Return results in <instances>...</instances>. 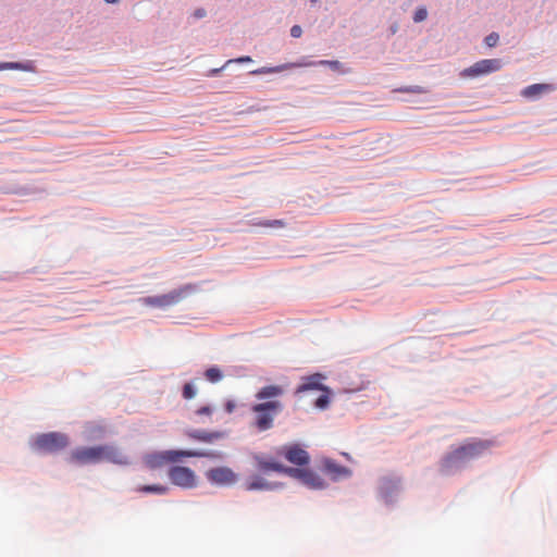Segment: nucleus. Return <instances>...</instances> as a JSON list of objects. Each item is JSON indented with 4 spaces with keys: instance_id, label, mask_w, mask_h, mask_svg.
Wrapping results in <instances>:
<instances>
[{
    "instance_id": "21",
    "label": "nucleus",
    "mask_w": 557,
    "mask_h": 557,
    "mask_svg": "<svg viewBox=\"0 0 557 557\" xmlns=\"http://www.w3.org/2000/svg\"><path fill=\"white\" fill-rule=\"evenodd\" d=\"M205 377L211 383H216L223 379V373L218 367H210L205 371Z\"/></svg>"
},
{
    "instance_id": "30",
    "label": "nucleus",
    "mask_w": 557,
    "mask_h": 557,
    "mask_svg": "<svg viewBox=\"0 0 557 557\" xmlns=\"http://www.w3.org/2000/svg\"><path fill=\"white\" fill-rule=\"evenodd\" d=\"M319 63L323 64V65H329L330 67H332L334 70H339V67L342 65L338 61H327V60L320 61Z\"/></svg>"
},
{
    "instance_id": "11",
    "label": "nucleus",
    "mask_w": 557,
    "mask_h": 557,
    "mask_svg": "<svg viewBox=\"0 0 557 557\" xmlns=\"http://www.w3.org/2000/svg\"><path fill=\"white\" fill-rule=\"evenodd\" d=\"M284 457L294 465L305 466L309 463V454L299 445L285 446L283 448Z\"/></svg>"
},
{
    "instance_id": "18",
    "label": "nucleus",
    "mask_w": 557,
    "mask_h": 557,
    "mask_svg": "<svg viewBox=\"0 0 557 557\" xmlns=\"http://www.w3.org/2000/svg\"><path fill=\"white\" fill-rule=\"evenodd\" d=\"M0 70H20L24 72H35V65L32 61H27L25 63L4 62L0 63Z\"/></svg>"
},
{
    "instance_id": "17",
    "label": "nucleus",
    "mask_w": 557,
    "mask_h": 557,
    "mask_svg": "<svg viewBox=\"0 0 557 557\" xmlns=\"http://www.w3.org/2000/svg\"><path fill=\"white\" fill-rule=\"evenodd\" d=\"M550 89V86L547 84H534L524 88L521 94L525 98H534L549 91Z\"/></svg>"
},
{
    "instance_id": "16",
    "label": "nucleus",
    "mask_w": 557,
    "mask_h": 557,
    "mask_svg": "<svg viewBox=\"0 0 557 557\" xmlns=\"http://www.w3.org/2000/svg\"><path fill=\"white\" fill-rule=\"evenodd\" d=\"M301 65L302 64H297V63H285V64L277 65V66H263V67L252 71L251 74L260 75V74L280 73V72H283V71H286L289 69H294L297 66H301Z\"/></svg>"
},
{
    "instance_id": "22",
    "label": "nucleus",
    "mask_w": 557,
    "mask_h": 557,
    "mask_svg": "<svg viewBox=\"0 0 557 557\" xmlns=\"http://www.w3.org/2000/svg\"><path fill=\"white\" fill-rule=\"evenodd\" d=\"M323 394L320 395L317 400H315V407L319 408V409H326L330 405V395H331V391L329 387H326V391H322Z\"/></svg>"
},
{
    "instance_id": "35",
    "label": "nucleus",
    "mask_w": 557,
    "mask_h": 557,
    "mask_svg": "<svg viewBox=\"0 0 557 557\" xmlns=\"http://www.w3.org/2000/svg\"><path fill=\"white\" fill-rule=\"evenodd\" d=\"M310 2H311V4L313 5V4L318 3V2H319V0H310Z\"/></svg>"
},
{
    "instance_id": "3",
    "label": "nucleus",
    "mask_w": 557,
    "mask_h": 557,
    "mask_svg": "<svg viewBox=\"0 0 557 557\" xmlns=\"http://www.w3.org/2000/svg\"><path fill=\"white\" fill-rule=\"evenodd\" d=\"M491 443L488 441L474 440L467 442L466 444L454 449L447 454L441 461V469L443 472L448 473L451 469L457 468L467 461L479 457L488 447Z\"/></svg>"
},
{
    "instance_id": "33",
    "label": "nucleus",
    "mask_w": 557,
    "mask_h": 557,
    "mask_svg": "<svg viewBox=\"0 0 557 557\" xmlns=\"http://www.w3.org/2000/svg\"><path fill=\"white\" fill-rule=\"evenodd\" d=\"M410 91L418 92V94L424 92V90L419 86L411 88Z\"/></svg>"
},
{
    "instance_id": "29",
    "label": "nucleus",
    "mask_w": 557,
    "mask_h": 557,
    "mask_svg": "<svg viewBox=\"0 0 557 557\" xmlns=\"http://www.w3.org/2000/svg\"><path fill=\"white\" fill-rule=\"evenodd\" d=\"M232 62H236V63H248V62H252V59L249 57V55H245V57H240V58H237L235 60H228L225 65L232 63Z\"/></svg>"
},
{
    "instance_id": "4",
    "label": "nucleus",
    "mask_w": 557,
    "mask_h": 557,
    "mask_svg": "<svg viewBox=\"0 0 557 557\" xmlns=\"http://www.w3.org/2000/svg\"><path fill=\"white\" fill-rule=\"evenodd\" d=\"M184 457L221 458L222 455L220 453H208L202 450L170 449L147 454L144 457V461L148 468L156 469L165 463L178 462Z\"/></svg>"
},
{
    "instance_id": "8",
    "label": "nucleus",
    "mask_w": 557,
    "mask_h": 557,
    "mask_svg": "<svg viewBox=\"0 0 557 557\" xmlns=\"http://www.w3.org/2000/svg\"><path fill=\"white\" fill-rule=\"evenodd\" d=\"M189 289L188 286L172 290L169 294L153 296V297H145L141 299V302L149 307H159L165 308L173 305L178 304L185 296L186 292Z\"/></svg>"
},
{
    "instance_id": "20",
    "label": "nucleus",
    "mask_w": 557,
    "mask_h": 557,
    "mask_svg": "<svg viewBox=\"0 0 557 557\" xmlns=\"http://www.w3.org/2000/svg\"><path fill=\"white\" fill-rule=\"evenodd\" d=\"M168 487L161 484H152V485H143L138 487V492L141 493H153L159 495H164L168 493Z\"/></svg>"
},
{
    "instance_id": "15",
    "label": "nucleus",
    "mask_w": 557,
    "mask_h": 557,
    "mask_svg": "<svg viewBox=\"0 0 557 557\" xmlns=\"http://www.w3.org/2000/svg\"><path fill=\"white\" fill-rule=\"evenodd\" d=\"M186 434L189 438L203 443H212L216 440L222 438L224 435L222 432L219 431L208 432L201 430L188 431Z\"/></svg>"
},
{
    "instance_id": "2",
    "label": "nucleus",
    "mask_w": 557,
    "mask_h": 557,
    "mask_svg": "<svg viewBox=\"0 0 557 557\" xmlns=\"http://www.w3.org/2000/svg\"><path fill=\"white\" fill-rule=\"evenodd\" d=\"M67 461L84 466L108 461L116 465H128L127 456L114 445H99L92 447H78L70 454Z\"/></svg>"
},
{
    "instance_id": "13",
    "label": "nucleus",
    "mask_w": 557,
    "mask_h": 557,
    "mask_svg": "<svg viewBox=\"0 0 557 557\" xmlns=\"http://www.w3.org/2000/svg\"><path fill=\"white\" fill-rule=\"evenodd\" d=\"M255 460L257 463V469L261 472L268 473L270 471L280 472L287 474V470H289V467H285L282 463L275 461L272 458H267L264 456H255Z\"/></svg>"
},
{
    "instance_id": "28",
    "label": "nucleus",
    "mask_w": 557,
    "mask_h": 557,
    "mask_svg": "<svg viewBox=\"0 0 557 557\" xmlns=\"http://www.w3.org/2000/svg\"><path fill=\"white\" fill-rule=\"evenodd\" d=\"M302 35V29L299 25H294L290 28V36L294 38H299Z\"/></svg>"
},
{
    "instance_id": "36",
    "label": "nucleus",
    "mask_w": 557,
    "mask_h": 557,
    "mask_svg": "<svg viewBox=\"0 0 557 557\" xmlns=\"http://www.w3.org/2000/svg\"><path fill=\"white\" fill-rule=\"evenodd\" d=\"M219 71H220L219 69H216V70H212V74H215V73H218Z\"/></svg>"
},
{
    "instance_id": "31",
    "label": "nucleus",
    "mask_w": 557,
    "mask_h": 557,
    "mask_svg": "<svg viewBox=\"0 0 557 557\" xmlns=\"http://www.w3.org/2000/svg\"><path fill=\"white\" fill-rule=\"evenodd\" d=\"M236 408V404L234 400H227L224 405V409L227 413H232Z\"/></svg>"
},
{
    "instance_id": "9",
    "label": "nucleus",
    "mask_w": 557,
    "mask_h": 557,
    "mask_svg": "<svg viewBox=\"0 0 557 557\" xmlns=\"http://www.w3.org/2000/svg\"><path fill=\"white\" fill-rule=\"evenodd\" d=\"M207 480L214 485H232L237 481V474L228 467H216L206 472Z\"/></svg>"
},
{
    "instance_id": "14",
    "label": "nucleus",
    "mask_w": 557,
    "mask_h": 557,
    "mask_svg": "<svg viewBox=\"0 0 557 557\" xmlns=\"http://www.w3.org/2000/svg\"><path fill=\"white\" fill-rule=\"evenodd\" d=\"M323 471L333 480L348 478L351 474V471L347 467L341 466L331 459H326L323 462Z\"/></svg>"
},
{
    "instance_id": "1",
    "label": "nucleus",
    "mask_w": 557,
    "mask_h": 557,
    "mask_svg": "<svg viewBox=\"0 0 557 557\" xmlns=\"http://www.w3.org/2000/svg\"><path fill=\"white\" fill-rule=\"evenodd\" d=\"M284 393V387L276 384L265 385L256 393L255 397L259 403L251 406V425L258 432H265L274 426L275 418L284 409L283 403L278 399Z\"/></svg>"
},
{
    "instance_id": "12",
    "label": "nucleus",
    "mask_w": 557,
    "mask_h": 557,
    "mask_svg": "<svg viewBox=\"0 0 557 557\" xmlns=\"http://www.w3.org/2000/svg\"><path fill=\"white\" fill-rule=\"evenodd\" d=\"M325 380V376L321 373H314L309 376H305L301 380V383L298 385L296 389V394H301L308 391H326V386L322 384V381Z\"/></svg>"
},
{
    "instance_id": "19",
    "label": "nucleus",
    "mask_w": 557,
    "mask_h": 557,
    "mask_svg": "<svg viewBox=\"0 0 557 557\" xmlns=\"http://www.w3.org/2000/svg\"><path fill=\"white\" fill-rule=\"evenodd\" d=\"M269 487H270V484L264 479H262L261 476H255L250 481H248L247 484H246V488L248 491L265 490V488H269Z\"/></svg>"
},
{
    "instance_id": "26",
    "label": "nucleus",
    "mask_w": 557,
    "mask_h": 557,
    "mask_svg": "<svg viewBox=\"0 0 557 557\" xmlns=\"http://www.w3.org/2000/svg\"><path fill=\"white\" fill-rule=\"evenodd\" d=\"M498 39H499L498 34L492 33L488 36H486L485 44L488 47H494L498 42Z\"/></svg>"
},
{
    "instance_id": "24",
    "label": "nucleus",
    "mask_w": 557,
    "mask_h": 557,
    "mask_svg": "<svg viewBox=\"0 0 557 557\" xmlns=\"http://www.w3.org/2000/svg\"><path fill=\"white\" fill-rule=\"evenodd\" d=\"M255 225L262 227H284L285 222L283 220H263L258 223H255Z\"/></svg>"
},
{
    "instance_id": "7",
    "label": "nucleus",
    "mask_w": 557,
    "mask_h": 557,
    "mask_svg": "<svg viewBox=\"0 0 557 557\" xmlns=\"http://www.w3.org/2000/svg\"><path fill=\"white\" fill-rule=\"evenodd\" d=\"M503 63L499 59H484L475 62L473 65L463 69L460 72L462 78H475L497 72L502 69Z\"/></svg>"
},
{
    "instance_id": "25",
    "label": "nucleus",
    "mask_w": 557,
    "mask_h": 557,
    "mask_svg": "<svg viewBox=\"0 0 557 557\" xmlns=\"http://www.w3.org/2000/svg\"><path fill=\"white\" fill-rule=\"evenodd\" d=\"M428 16V12H426V9L425 8H419L417 9V11L414 12V15H413V21L416 23H419V22H422Z\"/></svg>"
},
{
    "instance_id": "6",
    "label": "nucleus",
    "mask_w": 557,
    "mask_h": 557,
    "mask_svg": "<svg viewBox=\"0 0 557 557\" xmlns=\"http://www.w3.org/2000/svg\"><path fill=\"white\" fill-rule=\"evenodd\" d=\"M168 476L178 487L188 490L197 486L196 473L188 467L173 466L169 468Z\"/></svg>"
},
{
    "instance_id": "5",
    "label": "nucleus",
    "mask_w": 557,
    "mask_h": 557,
    "mask_svg": "<svg viewBox=\"0 0 557 557\" xmlns=\"http://www.w3.org/2000/svg\"><path fill=\"white\" fill-rule=\"evenodd\" d=\"M69 445V437L59 432L39 434L35 437L33 447L42 453L54 454Z\"/></svg>"
},
{
    "instance_id": "23",
    "label": "nucleus",
    "mask_w": 557,
    "mask_h": 557,
    "mask_svg": "<svg viewBox=\"0 0 557 557\" xmlns=\"http://www.w3.org/2000/svg\"><path fill=\"white\" fill-rule=\"evenodd\" d=\"M197 394L195 386L191 383H186L182 389V396L184 399H193Z\"/></svg>"
},
{
    "instance_id": "27",
    "label": "nucleus",
    "mask_w": 557,
    "mask_h": 557,
    "mask_svg": "<svg viewBox=\"0 0 557 557\" xmlns=\"http://www.w3.org/2000/svg\"><path fill=\"white\" fill-rule=\"evenodd\" d=\"M212 413V408L210 406H202L196 410L197 416H210Z\"/></svg>"
},
{
    "instance_id": "10",
    "label": "nucleus",
    "mask_w": 557,
    "mask_h": 557,
    "mask_svg": "<svg viewBox=\"0 0 557 557\" xmlns=\"http://www.w3.org/2000/svg\"><path fill=\"white\" fill-rule=\"evenodd\" d=\"M287 475L300 480L305 485L311 488L325 487L323 479L309 469L292 468L287 470Z\"/></svg>"
},
{
    "instance_id": "32",
    "label": "nucleus",
    "mask_w": 557,
    "mask_h": 557,
    "mask_svg": "<svg viewBox=\"0 0 557 557\" xmlns=\"http://www.w3.org/2000/svg\"><path fill=\"white\" fill-rule=\"evenodd\" d=\"M194 15H195L197 18L205 17V16H206V10H205V9H197V10L195 11Z\"/></svg>"
},
{
    "instance_id": "34",
    "label": "nucleus",
    "mask_w": 557,
    "mask_h": 557,
    "mask_svg": "<svg viewBox=\"0 0 557 557\" xmlns=\"http://www.w3.org/2000/svg\"><path fill=\"white\" fill-rule=\"evenodd\" d=\"M103 1H104V2H107V3H115V2H117L119 0H103Z\"/></svg>"
}]
</instances>
